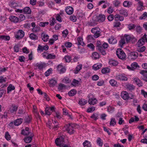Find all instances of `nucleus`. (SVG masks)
I'll return each mask as SVG.
<instances>
[{
    "label": "nucleus",
    "mask_w": 147,
    "mask_h": 147,
    "mask_svg": "<svg viewBox=\"0 0 147 147\" xmlns=\"http://www.w3.org/2000/svg\"><path fill=\"white\" fill-rule=\"evenodd\" d=\"M78 42V44L79 45H81L83 46L84 45V44L83 41L82 39L80 37H79L77 39Z\"/></svg>",
    "instance_id": "8fccbe9b"
},
{
    "label": "nucleus",
    "mask_w": 147,
    "mask_h": 147,
    "mask_svg": "<svg viewBox=\"0 0 147 147\" xmlns=\"http://www.w3.org/2000/svg\"><path fill=\"white\" fill-rule=\"evenodd\" d=\"M88 25L90 26H94L96 24L95 22L93 20H90L88 23Z\"/></svg>",
    "instance_id": "052dcab7"
},
{
    "label": "nucleus",
    "mask_w": 147,
    "mask_h": 147,
    "mask_svg": "<svg viewBox=\"0 0 147 147\" xmlns=\"http://www.w3.org/2000/svg\"><path fill=\"white\" fill-rule=\"evenodd\" d=\"M134 82L139 86H142V83L140 80L137 77H135L133 78Z\"/></svg>",
    "instance_id": "ddd939ff"
},
{
    "label": "nucleus",
    "mask_w": 147,
    "mask_h": 147,
    "mask_svg": "<svg viewBox=\"0 0 147 147\" xmlns=\"http://www.w3.org/2000/svg\"><path fill=\"white\" fill-rule=\"evenodd\" d=\"M82 67V64H79L77 66L75 70V73L77 74L78 72L81 69Z\"/></svg>",
    "instance_id": "c756f323"
},
{
    "label": "nucleus",
    "mask_w": 147,
    "mask_h": 147,
    "mask_svg": "<svg viewBox=\"0 0 147 147\" xmlns=\"http://www.w3.org/2000/svg\"><path fill=\"white\" fill-rule=\"evenodd\" d=\"M30 136L25 138L24 140V142L26 143H30L32 140V138L33 136V134L30 135Z\"/></svg>",
    "instance_id": "6ab92c4d"
},
{
    "label": "nucleus",
    "mask_w": 147,
    "mask_h": 147,
    "mask_svg": "<svg viewBox=\"0 0 147 147\" xmlns=\"http://www.w3.org/2000/svg\"><path fill=\"white\" fill-rule=\"evenodd\" d=\"M77 93V91L74 89L71 90L68 93L69 96H73L75 95Z\"/></svg>",
    "instance_id": "cd10ccee"
},
{
    "label": "nucleus",
    "mask_w": 147,
    "mask_h": 147,
    "mask_svg": "<svg viewBox=\"0 0 147 147\" xmlns=\"http://www.w3.org/2000/svg\"><path fill=\"white\" fill-rule=\"evenodd\" d=\"M129 56L131 59H135L138 57V54L136 52H131L129 53Z\"/></svg>",
    "instance_id": "4468645a"
},
{
    "label": "nucleus",
    "mask_w": 147,
    "mask_h": 147,
    "mask_svg": "<svg viewBox=\"0 0 147 147\" xmlns=\"http://www.w3.org/2000/svg\"><path fill=\"white\" fill-rule=\"evenodd\" d=\"M109 82L111 85L113 87H117L118 84L117 82L114 79H111L109 81Z\"/></svg>",
    "instance_id": "aec40b11"
},
{
    "label": "nucleus",
    "mask_w": 147,
    "mask_h": 147,
    "mask_svg": "<svg viewBox=\"0 0 147 147\" xmlns=\"http://www.w3.org/2000/svg\"><path fill=\"white\" fill-rule=\"evenodd\" d=\"M119 11L120 14L123 15L125 16H127L128 14L126 10L121 9Z\"/></svg>",
    "instance_id": "c85d7f7f"
},
{
    "label": "nucleus",
    "mask_w": 147,
    "mask_h": 147,
    "mask_svg": "<svg viewBox=\"0 0 147 147\" xmlns=\"http://www.w3.org/2000/svg\"><path fill=\"white\" fill-rule=\"evenodd\" d=\"M115 19L116 20H119L123 21L124 20V18L123 16H120L119 14L115 15L114 16Z\"/></svg>",
    "instance_id": "412c9836"
},
{
    "label": "nucleus",
    "mask_w": 147,
    "mask_h": 147,
    "mask_svg": "<svg viewBox=\"0 0 147 147\" xmlns=\"http://www.w3.org/2000/svg\"><path fill=\"white\" fill-rule=\"evenodd\" d=\"M102 66V64H94L92 67L94 70H96L101 68Z\"/></svg>",
    "instance_id": "b1692460"
},
{
    "label": "nucleus",
    "mask_w": 147,
    "mask_h": 147,
    "mask_svg": "<svg viewBox=\"0 0 147 147\" xmlns=\"http://www.w3.org/2000/svg\"><path fill=\"white\" fill-rule=\"evenodd\" d=\"M120 45L121 47L125 43V40L124 38L121 39L119 42Z\"/></svg>",
    "instance_id": "338daca9"
},
{
    "label": "nucleus",
    "mask_w": 147,
    "mask_h": 147,
    "mask_svg": "<svg viewBox=\"0 0 147 147\" xmlns=\"http://www.w3.org/2000/svg\"><path fill=\"white\" fill-rule=\"evenodd\" d=\"M22 119L21 118L18 119L14 121V125L16 126H18L21 124Z\"/></svg>",
    "instance_id": "393cba45"
},
{
    "label": "nucleus",
    "mask_w": 147,
    "mask_h": 147,
    "mask_svg": "<svg viewBox=\"0 0 147 147\" xmlns=\"http://www.w3.org/2000/svg\"><path fill=\"white\" fill-rule=\"evenodd\" d=\"M24 32L21 30H19L15 35V37L17 39L19 40L22 38L24 36Z\"/></svg>",
    "instance_id": "7ed1b4c3"
},
{
    "label": "nucleus",
    "mask_w": 147,
    "mask_h": 147,
    "mask_svg": "<svg viewBox=\"0 0 147 147\" xmlns=\"http://www.w3.org/2000/svg\"><path fill=\"white\" fill-rule=\"evenodd\" d=\"M49 49V47L48 45L41 46L39 45L37 48V51L40 52H42L43 50L47 51Z\"/></svg>",
    "instance_id": "9d476101"
},
{
    "label": "nucleus",
    "mask_w": 147,
    "mask_h": 147,
    "mask_svg": "<svg viewBox=\"0 0 147 147\" xmlns=\"http://www.w3.org/2000/svg\"><path fill=\"white\" fill-rule=\"evenodd\" d=\"M147 17V12H145L140 17V20L145 19Z\"/></svg>",
    "instance_id": "4d7b16f0"
},
{
    "label": "nucleus",
    "mask_w": 147,
    "mask_h": 147,
    "mask_svg": "<svg viewBox=\"0 0 147 147\" xmlns=\"http://www.w3.org/2000/svg\"><path fill=\"white\" fill-rule=\"evenodd\" d=\"M108 41L109 43L111 44H115L117 42V40L113 36L108 39Z\"/></svg>",
    "instance_id": "5701e85b"
},
{
    "label": "nucleus",
    "mask_w": 147,
    "mask_h": 147,
    "mask_svg": "<svg viewBox=\"0 0 147 147\" xmlns=\"http://www.w3.org/2000/svg\"><path fill=\"white\" fill-rule=\"evenodd\" d=\"M34 65L35 67H38V68L39 69H43L45 67V64L44 63H37L34 64Z\"/></svg>",
    "instance_id": "dca6fc26"
},
{
    "label": "nucleus",
    "mask_w": 147,
    "mask_h": 147,
    "mask_svg": "<svg viewBox=\"0 0 147 147\" xmlns=\"http://www.w3.org/2000/svg\"><path fill=\"white\" fill-rule=\"evenodd\" d=\"M9 19L11 21L17 23L19 21L18 18L14 16H11L9 17Z\"/></svg>",
    "instance_id": "4be33fe9"
},
{
    "label": "nucleus",
    "mask_w": 147,
    "mask_h": 147,
    "mask_svg": "<svg viewBox=\"0 0 147 147\" xmlns=\"http://www.w3.org/2000/svg\"><path fill=\"white\" fill-rule=\"evenodd\" d=\"M64 138L60 137L57 138L55 141V142L57 146H60L64 143Z\"/></svg>",
    "instance_id": "6e6552de"
},
{
    "label": "nucleus",
    "mask_w": 147,
    "mask_h": 147,
    "mask_svg": "<svg viewBox=\"0 0 147 147\" xmlns=\"http://www.w3.org/2000/svg\"><path fill=\"white\" fill-rule=\"evenodd\" d=\"M114 17L113 15L110 14L107 17V19L109 21H111L113 20Z\"/></svg>",
    "instance_id": "774afa93"
},
{
    "label": "nucleus",
    "mask_w": 147,
    "mask_h": 147,
    "mask_svg": "<svg viewBox=\"0 0 147 147\" xmlns=\"http://www.w3.org/2000/svg\"><path fill=\"white\" fill-rule=\"evenodd\" d=\"M18 109V107L15 105H12L10 109V111L11 113H13L16 112Z\"/></svg>",
    "instance_id": "72a5a7b5"
},
{
    "label": "nucleus",
    "mask_w": 147,
    "mask_h": 147,
    "mask_svg": "<svg viewBox=\"0 0 147 147\" xmlns=\"http://www.w3.org/2000/svg\"><path fill=\"white\" fill-rule=\"evenodd\" d=\"M29 37L32 40H36L38 38L37 36L33 33L30 34Z\"/></svg>",
    "instance_id": "4c0bfd02"
},
{
    "label": "nucleus",
    "mask_w": 147,
    "mask_h": 147,
    "mask_svg": "<svg viewBox=\"0 0 147 147\" xmlns=\"http://www.w3.org/2000/svg\"><path fill=\"white\" fill-rule=\"evenodd\" d=\"M146 36V34H145L142 38L139 40L138 42L139 46H141L145 44V42H147V38Z\"/></svg>",
    "instance_id": "39448f33"
},
{
    "label": "nucleus",
    "mask_w": 147,
    "mask_h": 147,
    "mask_svg": "<svg viewBox=\"0 0 147 147\" xmlns=\"http://www.w3.org/2000/svg\"><path fill=\"white\" fill-rule=\"evenodd\" d=\"M91 95H92V94H90L88 96L89 99L88 100V102L91 105H94L97 103V100L94 97H90Z\"/></svg>",
    "instance_id": "423d86ee"
},
{
    "label": "nucleus",
    "mask_w": 147,
    "mask_h": 147,
    "mask_svg": "<svg viewBox=\"0 0 147 147\" xmlns=\"http://www.w3.org/2000/svg\"><path fill=\"white\" fill-rule=\"evenodd\" d=\"M146 49V47L145 46H143L137 49V51L139 52H144Z\"/></svg>",
    "instance_id": "0e129e2a"
},
{
    "label": "nucleus",
    "mask_w": 147,
    "mask_h": 147,
    "mask_svg": "<svg viewBox=\"0 0 147 147\" xmlns=\"http://www.w3.org/2000/svg\"><path fill=\"white\" fill-rule=\"evenodd\" d=\"M116 79L118 80H127V78L124 75L120 74L116 76Z\"/></svg>",
    "instance_id": "2eb2a0df"
},
{
    "label": "nucleus",
    "mask_w": 147,
    "mask_h": 147,
    "mask_svg": "<svg viewBox=\"0 0 147 147\" xmlns=\"http://www.w3.org/2000/svg\"><path fill=\"white\" fill-rule=\"evenodd\" d=\"M132 4L131 2L127 1H124L123 4L124 6L127 7H129Z\"/></svg>",
    "instance_id": "7c9ffc66"
},
{
    "label": "nucleus",
    "mask_w": 147,
    "mask_h": 147,
    "mask_svg": "<svg viewBox=\"0 0 147 147\" xmlns=\"http://www.w3.org/2000/svg\"><path fill=\"white\" fill-rule=\"evenodd\" d=\"M71 85L75 87L80 85L79 81L76 79H74L71 83Z\"/></svg>",
    "instance_id": "bb28decb"
},
{
    "label": "nucleus",
    "mask_w": 147,
    "mask_h": 147,
    "mask_svg": "<svg viewBox=\"0 0 147 147\" xmlns=\"http://www.w3.org/2000/svg\"><path fill=\"white\" fill-rule=\"evenodd\" d=\"M55 56L52 54H48L47 56L46 57V58L47 59H54L55 58Z\"/></svg>",
    "instance_id": "09e8293b"
},
{
    "label": "nucleus",
    "mask_w": 147,
    "mask_h": 147,
    "mask_svg": "<svg viewBox=\"0 0 147 147\" xmlns=\"http://www.w3.org/2000/svg\"><path fill=\"white\" fill-rule=\"evenodd\" d=\"M65 87L66 86L64 84H60L59 85L58 89L59 90H63L64 88H65Z\"/></svg>",
    "instance_id": "bf43d9fd"
},
{
    "label": "nucleus",
    "mask_w": 147,
    "mask_h": 147,
    "mask_svg": "<svg viewBox=\"0 0 147 147\" xmlns=\"http://www.w3.org/2000/svg\"><path fill=\"white\" fill-rule=\"evenodd\" d=\"M109 65L111 66H116L118 64V62L117 61L113 59H109Z\"/></svg>",
    "instance_id": "f3484780"
},
{
    "label": "nucleus",
    "mask_w": 147,
    "mask_h": 147,
    "mask_svg": "<svg viewBox=\"0 0 147 147\" xmlns=\"http://www.w3.org/2000/svg\"><path fill=\"white\" fill-rule=\"evenodd\" d=\"M136 31L138 33H140L142 31V28L139 26H138L136 28Z\"/></svg>",
    "instance_id": "69168bd1"
},
{
    "label": "nucleus",
    "mask_w": 147,
    "mask_h": 147,
    "mask_svg": "<svg viewBox=\"0 0 147 147\" xmlns=\"http://www.w3.org/2000/svg\"><path fill=\"white\" fill-rule=\"evenodd\" d=\"M15 89V87L14 86L10 84L7 88V93H9L11 91V90H14Z\"/></svg>",
    "instance_id": "f704fd0d"
},
{
    "label": "nucleus",
    "mask_w": 147,
    "mask_h": 147,
    "mask_svg": "<svg viewBox=\"0 0 147 147\" xmlns=\"http://www.w3.org/2000/svg\"><path fill=\"white\" fill-rule=\"evenodd\" d=\"M98 49L103 55H105L106 54V53L105 50L102 47H99V48H98Z\"/></svg>",
    "instance_id": "79ce46f5"
},
{
    "label": "nucleus",
    "mask_w": 147,
    "mask_h": 147,
    "mask_svg": "<svg viewBox=\"0 0 147 147\" xmlns=\"http://www.w3.org/2000/svg\"><path fill=\"white\" fill-rule=\"evenodd\" d=\"M49 24L48 22H40L39 24V25L42 27H44L48 25Z\"/></svg>",
    "instance_id": "603ef678"
},
{
    "label": "nucleus",
    "mask_w": 147,
    "mask_h": 147,
    "mask_svg": "<svg viewBox=\"0 0 147 147\" xmlns=\"http://www.w3.org/2000/svg\"><path fill=\"white\" fill-rule=\"evenodd\" d=\"M83 145L84 147H91V144L90 142L86 140L83 142Z\"/></svg>",
    "instance_id": "c9c22d12"
},
{
    "label": "nucleus",
    "mask_w": 147,
    "mask_h": 147,
    "mask_svg": "<svg viewBox=\"0 0 147 147\" xmlns=\"http://www.w3.org/2000/svg\"><path fill=\"white\" fill-rule=\"evenodd\" d=\"M144 9L145 7L143 6V3L141 1H139L137 3L136 9L138 11H142Z\"/></svg>",
    "instance_id": "1a4fd4ad"
},
{
    "label": "nucleus",
    "mask_w": 147,
    "mask_h": 147,
    "mask_svg": "<svg viewBox=\"0 0 147 147\" xmlns=\"http://www.w3.org/2000/svg\"><path fill=\"white\" fill-rule=\"evenodd\" d=\"M64 59H65L66 62L69 63L71 61V57L70 56L66 55L65 56L64 58Z\"/></svg>",
    "instance_id": "5fc2aeb1"
},
{
    "label": "nucleus",
    "mask_w": 147,
    "mask_h": 147,
    "mask_svg": "<svg viewBox=\"0 0 147 147\" xmlns=\"http://www.w3.org/2000/svg\"><path fill=\"white\" fill-rule=\"evenodd\" d=\"M56 20L54 18H51L50 19V25L51 26L54 25L56 23Z\"/></svg>",
    "instance_id": "ea45409f"
},
{
    "label": "nucleus",
    "mask_w": 147,
    "mask_h": 147,
    "mask_svg": "<svg viewBox=\"0 0 147 147\" xmlns=\"http://www.w3.org/2000/svg\"><path fill=\"white\" fill-rule=\"evenodd\" d=\"M49 38V36L47 34H44L43 35H42V39L44 42L47 41Z\"/></svg>",
    "instance_id": "58836bf2"
},
{
    "label": "nucleus",
    "mask_w": 147,
    "mask_h": 147,
    "mask_svg": "<svg viewBox=\"0 0 147 147\" xmlns=\"http://www.w3.org/2000/svg\"><path fill=\"white\" fill-rule=\"evenodd\" d=\"M74 8L71 6H69L66 7L65 11L66 13L68 15L72 14L74 12Z\"/></svg>",
    "instance_id": "f8f14e48"
},
{
    "label": "nucleus",
    "mask_w": 147,
    "mask_h": 147,
    "mask_svg": "<svg viewBox=\"0 0 147 147\" xmlns=\"http://www.w3.org/2000/svg\"><path fill=\"white\" fill-rule=\"evenodd\" d=\"M98 115L97 113H94L90 117L94 120H96L98 119Z\"/></svg>",
    "instance_id": "6e6d98bb"
},
{
    "label": "nucleus",
    "mask_w": 147,
    "mask_h": 147,
    "mask_svg": "<svg viewBox=\"0 0 147 147\" xmlns=\"http://www.w3.org/2000/svg\"><path fill=\"white\" fill-rule=\"evenodd\" d=\"M75 127V125L72 123L66 125L65 126L66 130L70 134H72L74 133Z\"/></svg>",
    "instance_id": "f257e3e1"
},
{
    "label": "nucleus",
    "mask_w": 147,
    "mask_h": 147,
    "mask_svg": "<svg viewBox=\"0 0 147 147\" xmlns=\"http://www.w3.org/2000/svg\"><path fill=\"white\" fill-rule=\"evenodd\" d=\"M139 66L138 65L137 63L136 62H134L132 63L131 65V66L129 65H127V68L129 70H134L136 69L137 68H139Z\"/></svg>",
    "instance_id": "0eeeda50"
},
{
    "label": "nucleus",
    "mask_w": 147,
    "mask_h": 147,
    "mask_svg": "<svg viewBox=\"0 0 147 147\" xmlns=\"http://www.w3.org/2000/svg\"><path fill=\"white\" fill-rule=\"evenodd\" d=\"M97 144L100 146H102L103 145V142L100 138H98L96 140Z\"/></svg>",
    "instance_id": "c03bdc74"
},
{
    "label": "nucleus",
    "mask_w": 147,
    "mask_h": 147,
    "mask_svg": "<svg viewBox=\"0 0 147 147\" xmlns=\"http://www.w3.org/2000/svg\"><path fill=\"white\" fill-rule=\"evenodd\" d=\"M40 30V28L39 26H36L35 27L33 28L32 29V31L33 32H36L39 31Z\"/></svg>",
    "instance_id": "37998d69"
},
{
    "label": "nucleus",
    "mask_w": 147,
    "mask_h": 147,
    "mask_svg": "<svg viewBox=\"0 0 147 147\" xmlns=\"http://www.w3.org/2000/svg\"><path fill=\"white\" fill-rule=\"evenodd\" d=\"M93 58L94 59H98L99 57V54L97 52H94L92 54Z\"/></svg>",
    "instance_id": "de8ad7c7"
},
{
    "label": "nucleus",
    "mask_w": 147,
    "mask_h": 147,
    "mask_svg": "<svg viewBox=\"0 0 147 147\" xmlns=\"http://www.w3.org/2000/svg\"><path fill=\"white\" fill-rule=\"evenodd\" d=\"M57 84V81L56 80L53 79H51L50 81V84L51 86H54Z\"/></svg>",
    "instance_id": "a19ab883"
},
{
    "label": "nucleus",
    "mask_w": 147,
    "mask_h": 147,
    "mask_svg": "<svg viewBox=\"0 0 147 147\" xmlns=\"http://www.w3.org/2000/svg\"><path fill=\"white\" fill-rule=\"evenodd\" d=\"M127 88L129 90H134L135 88V86L131 84H128L126 85Z\"/></svg>",
    "instance_id": "49530a36"
},
{
    "label": "nucleus",
    "mask_w": 147,
    "mask_h": 147,
    "mask_svg": "<svg viewBox=\"0 0 147 147\" xmlns=\"http://www.w3.org/2000/svg\"><path fill=\"white\" fill-rule=\"evenodd\" d=\"M23 12L25 14H30L31 13L32 11L29 7H27L24 8L23 9Z\"/></svg>",
    "instance_id": "a211bd4d"
},
{
    "label": "nucleus",
    "mask_w": 147,
    "mask_h": 147,
    "mask_svg": "<svg viewBox=\"0 0 147 147\" xmlns=\"http://www.w3.org/2000/svg\"><path fill=\"white\" fill-rule=\"evenodd\" d=\"M101 71L103 74H104L109 73L110 72V69L108 68H104Z\"/></svg>",
    "instance_id": "a18cd8bd"
},
{
    "label": "nucleus",
    "mask_w": 147,
    "mask_h": 147,
    "mask_svg": "<svg viewBox=\"0 0 147 147\" xmlns=\"http://www.w3.org/2000/svg\"><path fill=\"white\" fill-rule=\"evenodd\" d=\"M10 38L9 36L2 35L0 36V40H9Z\"/></svg>",
    "instance_id": "a878e982"
},
{
    "label": "nucleus",
    "mask_w": 147,
    "mask_h": 147,
    "mask_svg": "<svg viewBox=\"0 0 147 147\" xmlns=\"http://www.w3.org/2000/svg\"><path fill=\"white\" fill-rule=\"evenodd\" d=\"M121 96L125 100H127L129 98L132 99L134 97V96L133 95H132L130 97L127 92L124 91L121 92Z\"/></svg>",
    "instance_id": "20e7f679"
},
{
    "label": "nucleus",
    "mask_w": 147,
    "mask_h": 147,
    "mask_svg": "<svg viewBox=\"0 0 147 147\" xmlns=\"http://www.w3.org/2000/svg\"><path fill=\"white\" fill-rule=\"evenodd\" d=\"M121 3L120 1L118 0H116L113 2V4L116 7H118Z\"/></svg>",
    "instance_id": "e433bc0d"
},
{
    "label": "nucleus",
    "mask_w": 147,
    "mask_h": 147,
    "mask_svg": "<svg viewBox=\"0 0 147 147\" xmlns=\"http://www.w3.org/2000/svg\"><path fill=\"white\" fill-rule=\"evenodd\" d=\"M105 15L101 14H99L97 16V21L99 22H102L105 21Z\"/></svg>",
    "instance_id": "9b49d317"
},
{
    "label": "nucleus",
    "mask_w": 147,
    "mask_h": 147,
    "mask_svg": "<svg viewBox=\"0 0 147 147\" xmlns=\"http://www.w3.org/2000/svg\"><path fill=\"white\" fill-rule=\"evenodd\" d=\"M22 134L24 135H28L33 134L32 133L30 132L29 131H26L23 130L22 132Z\"/></svg>",
    "instance_id": "3c124183"
},
{
    "label": "nucleus",
    "mask_w": 147,
    "mask_h": 147,
    "mask_svg": "<svg viewBox=\"0 0 147 147\" xmlns=\"http://www.w3.org/2000/svg\"><path fill=\"white\" fill-rule=\"evenodd\" d=\"M136 27V26L133 24H130L128 25V28L129 30H131L134 29Z\"/></svg>",
    "instance_id": "680f3d73"
},
{
    "label": "nucleus",
    "mask_w": 147,
    "mask_h": 147,
    "mask_svg": "<svg viewBox=\"0 0 147 147\" xmlns=\"http://www.w3.org/2000/svg\"><path fill=\"white\" fill-rule=\"evenodd\" d=\"M95 110V108L94 107H89L87 110V112L88 113H91L94 111Z\"/></svg>",
    "instance_id": "e2e57ef3"
},
{
    "label": "nucleus",
    "mask_w": 147,
    "mask_h": 147,
    "mask_svg": "<svg viewBox=\"0 0 147 147\" xmlns=\"http://www.w3.org/2000/svg\"><path fill=\"white\" fill-rule=\"evenodd\" d=\"M87 103V101L85 99L82 98L79 102V104L81 105H84Z\"/></svg>",
    "instance_id": "2f4dec72"
},
{
    "label": "nucleus",
    "mask_w": 147,
    "mask_h": 147,
    "mask_svg": "<svg viewBox=\"0 0 147 147\" xmlns=\"http://www.w3.org/2000/svg\"><path fill=\"white\" fill-rule=\"evenodd\" d=\"M116 124V121L115 119L114 118H112L111 119L110 122V125L111 126H114Z\"/></svg>",
    "instance_id": "13d9d810"
},
{
    "label": "nucleus",
    "mask_w": 147,
    "mask_h": 147,
    "mask_svg": "<svg viewBox=\"0 0 147 147\" xmlns=\"http://www.w3.org/2000/svg\"><path fill=\"white\" fill-rule=\"evenodd\" d=\"M116 54L118 57L120 59L123 60L126 57V55L124 52L121 49H118L116 51Z\"/></svg>",
    "instance_id": "f03ea898"
},
{
    "label": "nucleus",
    "mask_w": 147,
    "mask_h": 147,
    "mask_svg": "<svg viewBox=\"0 0 147 147\" xmlns=\"http://www.w3.org/2000/svg\"><path fill=\"white\" fill-rule=\"evenodd\" d=\"M124 37L125 38L126 41L127 43L129 41L131 38L130 36L129 35L125 34Z\"/></svg>",
    "instance_id": "864d4df0"
},
{
    "label": "nucleus",
    "mask_w": 147,
    "mask_h": 147,
    "mask_svg": "<svg viewBox=\"0 0 147 147\" xmlns=\"http://www.w3.org/2000/svg\"><path fill=\"white\" fill-rule=\"evenodd\" d=\"M62 66L59 65L58 66V69L60 71V74L64 73L66 71V69L65 68L62 67Z\"/></svg>",
    "instance_id": "473e14b6"
}]
</instances>
